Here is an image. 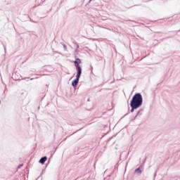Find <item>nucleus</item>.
Returning <instances> with one entry per match:
<instances>
[{"mask_svg": "<svg viewBox=\"0 0 180 180\" xmlns=\"http://www.w3.org/2000/svg\"><path fill=\"white\" fill-rule=\"evenodd\" d=\"M143 105V96L140 94H136L131 101L130 106L132 108V110L140 108Z\"/></svg>", "mask_w": 180, "mask_h": 180, "instance_id": "nucleus-1", "label": "nucleus"}, {"mask_svg": "<svg viewBox=\"0 0 180 180\" xmlns=\"http://www.w3.org/2000/svg\"><path fill=\"white\" fill-rule=\"evenodd\" d=\"M75 63V65L77 68V76L76 79L72 82V86L75 88L77 85H78V82H79V78L81 77V74H82V70H81V66H79V64H81V59L79 58H76Z\"/></svg>", "mask_w": 180, "mask_h": 180, "instance_id": "nucleus-2", "label": "nucleus"}, {"mask_svg": "<svg viewBox=\"0 0 180 180\" xmlns=\"http://www.w3.org/2000/svg\"><path fill=\"white\" fill-rule=\"evenodd\" d=\"M46 161H47V157H44L40 159L39 162H40V164H44V162H46Z\"/></svg>", "mask_w": 180, "mask_h": 180, "instance_id": "nucleus-3", "label": "nucleus"}, {"mask_svg": "<svg viewBox=\"0 0 180 180\" xmlns=\"http://www.w3.org/2000/svg\"><path fill=\"white\" fill-rule=\"evenodd\" d=\"M135 172L136 173H139V174H141V170H140V168H138V169H136V170H135Z\"/></svg>", "mask_w": 180, "mask_h": 180, "instance_id": "nucleus-4", "label": "nucleus"}]
</instances>
